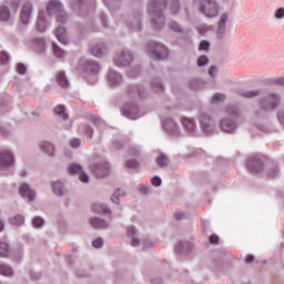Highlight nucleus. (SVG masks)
<instances>
[{
	"label": "nucleus",
	"mask_w": 284,
	"mask_h": 284,
	"mask_svg": "<svg viewBox=\"0 0 284 284\" xmlns=\"http://www.w3.org/2000/svg\"><path fill=\"white\" fill-rule=\"evenodd\" d=\"M201 11L209 19L219 17V6H216V2H214V0H204L201 6Z\"/></svg>",
	"instance_id": "nucleus-1"
},
{
	"label": "nucleus",
	"mask_w": 284,
	"mask_h": 284,
	"mask_svg": "<svg viewBox=\"0 0 284 284\" xmlns=\"http://www.w3.org/2000/svg\"><path fill=\"white\" fill-rule=\"evenodd\" d=\"M281 102V98L277 94L271 93L268 97L265 98L264 101L260 103V106L265 112H270V110H274L278 108V103Z\"/></svg>",
	"instance_id": "nucleus-2"
},
{
	"label": "nucleus",
	"mask_w": 284,
	"mask_h": 284,
	"mask_svg": "<svg viewBox=\"0 0 284 284\" xmlns=\"http://www.w3.org/2000/svg\"><path fill=\"white\" fill-rule=\"evenodd\" d=\"M148 50L150 54H153L154 59H158L159 61L160 59H165V57H168V49L161 43L152 42L149 44Z\"/></svg>",
	"instance_id": "nucleus-3"
},
{
	"label": "nucleus",
	"mask_w": 284,
	"mask_h": 284,
	"mask_svg": "<svg viewBox=\"0 0 284 284\" xmlns=\"http://www.w3.org/2000/svg\"><path fill=\"white\" fill-rule=\"evenodd\" d=\"M14 165V155L8 150L0 151V170L12 168Z\"/></svg>",
	"instance_id": "nucleus-4"
},
{
	"label": "nucleus",
	"mask_w": 284,
	"mask_h": 284,
	"mask_svg": "<svg viewBox=\"0 0 284 284\" xmlns=\"http://www.w3.org/2000/svg\"><path fill=\"white\" fill-rule=\"evenodd\" d=\"M19 194L22 199H27L30 203L37 200V191L30 187L28 184H22L19 187Z\"/></svg>",
	"instance_id": "nucleus-5"
},
{
	"label": "nucleus",
	"mask_w": 284,
	"mask_h": 284,
	"mask_svg": "<svg viewBox=\"0 0 284 284\" xmlns=\"http://www.w3.org/2000/svg\"><path fill=\"white\" fill-rule=\"evenodd\" d=\"M89 223L93 230H108V227H110V222L99 216L91 217Z\"/></svg>",
	"instance_id": "nucleus-6"
},
{
	"label": "nucleus",
	"mask_w": 284,
	"mask_h": 284,
	"mask_svg": "<svg viewBox=\"0 0 284 284\" xmlns=\"http://www.w3.org/2000/svg\"><path fill=\"white\" fill-rule=\"evenodd\" d=\"M247 169L252 174H258L263 170V162L258 158H250L247 160Z\"/></svg>",
	"instance_id": "nucleus-7"
},
{
	"label": "nucleus",
	"mask_w": 284,
	"mask_h": 284,
	"mask_svg": "<svg viewBox=\"0 0 284 284\" xmlns=\"http://www.w3.org/2000/svg\"><path fill=\"white\" fill-rule=\"evenodd\" d=\"M51 190L55 196H65V194H68V189H65V185L61 180L53 181L51 183Z\"/></svg>",
	"instance_id": "nucleus-8"
},
{
	"label": "nucleus",
	"mask_w": 284,
	"mask_h": 284,
	"mask_svg": "<svg viewBox=\"0 0 284 284\" xmlns=\"http://www.w3.org/2000/svg\"><path fill=\"white\" fill-rule=\"evenodd\" d=\"M156 8V4L151 3L149 7V12L153 14L154 18V28H161L163 26L164 19H163V13L160 10L153 9Z\"/></svg>",
	"instance_id": "nucleus-9"
},
{
	"label": "nucleus",
	"mask_w": 284,
	"mask_h": 284,
	"mask_svg": "<svg viewBox=\"0 0 284 284\" xmlns=\"http://www.w3.org/2000/svg\"><path fill=\"white\" fill-rule=\"evenodd\" d=\"M138 234H139V231H136V227L134 226L128 227L126 236L131 239L132 247H139V245H141V240L139 239Z\"/></svg>",
	"instance_id": "nucleus-10"
},
{
	"label": "nucleus",
	"mask_w": 284,
	"mask_h": 284,
	"mask_svg": "<svg viewBox=\"0 0 284 284\" xmlns=\"http://www.w3.org/2000/svg\"><path fill=\"white\" fill-rule=\"evenodd\" d=\"M91 207L95 214H112V209H110V206H108L105 203L95 202L91 205Z\"/></svg>",
	"instance_id": "nucleus-11"
},
{
	"label": "nucleus",
	"mask_w": 284,
	"mask_h": 284,
	"mask_svg": "<svg viewBox=\"0 0 284 284\" xmlns=\"http://www.w3.org/2000/svg\"><path fill=\"white\" fill-rule=\"evenodd\" d=\"M32 12V6L30 3L22 7L21 13H20V20L22 23H28L30 21V14Z\"/></svg>",
	"instance_id": "nucleus-12"
},
{
	"label": "nucleus",
	"mask_w": 284,
	"mask_h": 284,
	"mask_svg": "<svg viewBox=\"0 0 284 284\" xmlns=\"http://www.w3.org/2000/svg\"><path fill=\"white\" fill-rule=\"evenodd\" d=\"M63 10V6H61V2L57 0H51L47 4V11L49 14H52V12H61Z\"/></svg>",
	"instance_id": "nucleus-13"
},
{
	"label": "nucleus",
	"mask_w": 284,
	"mask_h": 284,
	"mask_svg": "<svg viewBox=\"0 0 284 284\" xmlns=\"http://www.w3.org/2000/svg\"><path fill=\"white\" fill-rule=\"evenodd\" d=\"M132 61V54L130 53H122L120 57L115 59V65H130Z\"/></svg>",
	"instance_id": "nucleus-14"
},
{
	"label": "nucleus",
	"mask_w": 284,
	"mask_h": 284,
	"mask_svg": "<svg viewBox=\"0 0 284 284\" xmlns=\"http://www.w3.org/2000/svg\"><path fill=\"white\" fill-rule=\"evenodd\" d=\"M108 52V49H105V45L103 44H95L91 48V54H93V57H97L98 59H101V57H103V54H105Z\"/></svg>",
	"instance_id": "nucleus-15"
},
{
	"label": "nucleus",
	"mask_w": 284,
	"mask_h": 284,
	"mask_svg": "<svg viewBox=\"0 0 284 284\" xmlns=\"http://www.w3.org/2000/svg\"><path fill=\"white\" fill-rule=\"evenodd\" d=\"M190 250H192L190 242H180L176 246V253L180 254V256H185Z\"/></svg>",
	"instance_id": "nucleus-16"
},
{
	"label": "nucleus",
	"mask_w": 284,
	"mask_h": 284,
	"mask_svg": "<svg viewBox=\"0 0 284 284\" xmlns=\"http://www.w3.org/2000/svg\"><path fill=\"white\" fill-rule=\"evenodd\" d=\"M70 174H78L80 179H88V175L83 172V169L79 164H71L69 166Z\"/></svg>",
	"instance_id": "nucleus-17"
},
{
	"label": "nucleus",
	"mask_w": 284,
	"mask_h": 284,
	"mask_svg": "<svg viewBox=\"0 0 284 284\" xmlns=\"http://www.w3.org/2000/svg\"><path fill=\"white\" fill-rule=\"evenodd\" d=\"M55 81L60 88H68V85H70V82H68V78H65V73H63V71H59L55 74Z\"/></svg>",
	"instance_id": "nucleus-18"
},
{
	"label": "nucleus",
	"mask_w": 284,
	"mask_h": 284,
	"mask_svg": "<svg viewBox=\"0 0 284 284\" xmlns=\"http://www.w3.org/2000/svg\"><path fill=\"white\" fill-rule=\"evenodd\" d=\"M221 129L223 130V132H234V130H236V124L230 120H222L221 122Z\"/></svg>",
	"instance_id": "nucleus-19"
},
{
	"label": "nucleus",
	"mask_w": 284,
	"mask_h": 284,
	"mask_svg": "<svg viewBox=\"0 0 284 284\" xmlns=\"http://www.w3.org/2000/svg\"><path fill=\"white\" fill-rule=\"evenodd\" d=\"M10 225H14L16 227H21L23 223H26V217L21 214L13 215L9 219Z\"/></svg>",
	"instance_id": "nucleus-20"
},
{
	"label": "nucleus",
	"mask_w": 284,
	"mask_h": 284,
	"mask_svg": "<svg viewBox=\"0 0 284 284\" xmlns=\"http://www.w3.org/2000/svg\"><path fill=\"white\" fill-rule=\"evenodd\" d=\"M45 13L40 12L37 20V30L38 32H45Z\"/></svg>",
	"instance_id": "nucleus-21"
},
{
	"label": "nucleus",
	"mask_w": 284,
	"mask_h": 284,
	"mask_svg": "<svg viewBox=\"0 0 284 284\" xmlns=\"http://www.w3.org/2000/svg\"><path fill=\"white\" fill-rule=\"evenodd\" d=\"M227 21H229L227 14H223L217 26L219 34H225V24L227 23Z\"/></svg>",
	"instance_id": "nucleus-22"
},
{
	"label": "nucleus",
	"mask_w": 284,
	"mask_h": 284,
	"mask_svg": "<svg viewBox=\"0 0 284 284\" xmlns=\"http://www.w3.org/2000/svg\"><path fill=\"white\" fill-rule=\"evenodd\" d=\"M0 274L2 276H14V271L12 270V267L6 265V264H0Z\"/></svg>",
	"instance_id": "nucleus-23"
},
{
	"label": "nucleus",
	"mask_w": 284,
	"mask_h": 284,
	"mask_svg": "<svg viewBox=\"0 0 284 284\" xmlns=\"http://www.w3.org/2000/svg\"><path fill=\"white\" fill-rule=\"evenodd\" d=\"M55 37L60 43H68V39L65 38V28H58L55 31Z\"/></svg>",
	"instance_id": "nucleus-24"
},
{
	"label": "nucleus",
	"mask_w": 284,
	"mask_h": 284,
	"mask_svg": "<svg viewBox=\"0 0 284 284\" xmlns=\"http://www.w3.org/2000/svg\"><path fill=\"white\" fill-rule=\"evenodd\" d=\"M201 124H202V130L206 134H210L214 128L207 122V118L205 115L201 116Z\"/></svg>",
	"instance_id": "nucleus-25"
},
{
	"label": "nucleus",
	"mask_w": 284,
	"mask_h": 284,
	"mask_svg": "<svg viewBox=\"0 0 284 284\" xmlns=\"http://www.w3.org/2000/svg\"><path fill=\"white\" fill-rule=\"evenodd\" d=\"M109 83H111V85H116V83H121V75H119V73L111 71L109 73Z\"/></svg>",
	"instance_id": "nucleus-26"
},
{
	"label": "nucleus",
	"mask_w": 284,
	"mask_h": 284,
	"mask_svg": "<svg viewBox=\"0 0 284 284\" xmlns=\"http://www.w3.org/2000/svg\"><path fill=\"white\" fill-rule=\"evenodd\" d=\"M121 196H125V191H121V189H118L111 195V201L115 203V205H119V199H121Z\"/></svg>",
	"instance_id": "nucleus-27"
},
{
	"label": "nucleus",
	"mask_w": 284,
	"mask_h": 284,
	"mask_svg": "<svg viewBox=\"0 0 284 284\" xmlns=\"http://www.w3.org/2000/svg\"><path fill=\"white\" fill-rule=\"evenodd\" d=\"M10 20V10L8 7H0V21H9Z\"/></svg>",
	"instance_id": "nucleus-28"
},
{
	"label": "nucleus",
	"mask_w": 284,
	"mask_h": 284,
	"mask_svg": "<svg viewBox=\"0 0 284 284\" xmlns=\"http://www.w3.org/2000/svg\"><path fill=\"white\" fill-rule=\"evenodd\" d=\"M54 114H58V116H61L64 121L68 119V114L65 113V106L59 104L54 108Z\"/></svg>",
	"instance_id": "nucleus-29"
},
{
	"label": "nucleus",
	"mask_w": 284,
	"mask_h": 284,
	"mask_svg": "<svg viewBox=\"0 0 284 284\" xmlns=\"http://www.w3.org/2000/svg\"><path fill=\"white\" fill-rule=\"evenodd\" d=\"M156 164L159 168H165L168 165V156L163 153H159L156 158Z\"/></svg>",
	"instance_id": "nucleus-30"
},
{
	"label": "nucleus",
	"mask_w": 284,
	"mask_h": 284,
	"mask_svg": "<svg viewBox=\"0 0 284 284\" xmlns=\"http://www.w3.org/2000/svg\"><path fill=\"white\" fill-rule=\"evenodd\" d=\"M32 225H33V227L39 230L45 225V220H43V217H41V216H36L32 220Z\"/></svg>",
	"instance_id": "nucleus-31"
},
{
	"label": "nucleus",
	"mask_w": 284,
	"mask_h": 284,
	"mask_svg": "<svg viewBox=\"0 0 284 284\" xmlns=\"http://www.w3.org/2000/svg\"><path fill=\"white\" fill-rule=\"evenodd\" d=\"M10 254V246L6 242H0V257H6Z\"/></svg>",
	"instance_id": "nucleus-32"
},
{
	"label": "nucleus",
	"mask_w": 284,
	"mask_h": 284,
	"mask_svg": "<svg viewBox=\"0 0 284 284\" xmlns=\"http://www.w3.org/2000/svg\"><path fill=\"white\" fill-rule=\"evenodd\" d=\"M85 70L87 72H92L93 74H97L99 72V64L95 62H87Z\"/></svg>",
	"instance_id": "nucleus-33"
},
{
	"label": "nucleus",
	"mask_w": 284,
	"mask_h": 284,
	"mask_svg": "<svg viewBox=\"0 0 284 284\" xmlns=\"http://www.w3.org/2000/svg\"><path fill=\"white\" fill-rule=\"evenodd\" d=\"M225 101V94L215 93L211 100L213 105H219V103H223Z\"/></svg>",
	"instance_id": "nucleus-34"
},
{
	"label": "nucleus",
	"mask_w": 284,
	"mask_h": 284,
	"mask_svg": "<svg viewBox=\"0 0 284 284\" xmlns=\"http://www.w3.org/2000/svg\"><path fill=\"white\" fill-rule=\"evenodd\" d=\"M163 126L165 128L166 132H176V123H174L172 120L164 122Z\"/></svg>",
	"instance_id": "nucleus-35"
},
{
	"label": "nucleus",
	"mask_w": 284,
	"mask_h": 284,
	"mask_svg": "<svg viewBox=\"0 0 284 284\" xmlns=\"http://www.w3.org/2000/svg\"><path fill=\"white\" fill-rule=\"evenodd\" d=\"M182 124L185 129H187L190 132H192L195 128L194 121L187 118L182 119Z\"/></svg>",
	"instance_id": "nucleus-36"
},
{
	"label": "nucleus",
	"mask_w": 284,
	"mask_h": 284,
	"mask_svg": "<svg viewBox=\"0 0 284 284\" xmlns=\"http://www.w3.org/2000/svg\"><path fill=\"white\" fill-rule=\"evenodd\" d=\"M140 163L139 161L131 159L126 161V168H129L130 170H139L140 168Z\"/></svg>",
	"instance_id": "nucleus-37"
},
{
	"label": "nucleus",
	"mask_w": 284,
	"mask_h": 284,
	"mask_svg": "<svg viewBox=\"0 0 284 284\" xmlns=\"http://www.w3.org/2000/svg\"><path fill=\"white\" fill-rule=\"evenodd\" d=\"M41 148L50 155L54 154V146L50 142H45Z\"/></svg>",
	"instance_id": "nucleus-38"
},
{
	"label": "nucleus",
	"mask_w": 284,
	"mask_h": 284,
	"mask_svg": "<svg viewBox=\"0 0 284 284\" xmlns=\"http://www.w3.org/2000/svg\"><path fill=\"white\" fill-rule=\"evenodd\" d=\"M53 54H54V57H58V59H61V58H63L65 52L63 50H61V48H59L57 44H53Z\"/></svg>",
	"instance_id": "nucleus-39"
},
{
	"label": "nucleus",
	"mask_w": 284,
	"mask_h": 284,
	"mask_svg": "<svg viewBox=\"0 0 284 284\" xmlns=\"http://www.w3.org/2000/svg\"><path fill=\"white\" fill-rule=\"evenodd\" d=\"M258 91H245L242 93V97H245V99H254V97H258Z\"/></svg>",
	"instance_id": "nucleus-40"
},
{
	"label": "nucleus",
	"mask_w": 284,
	"mask_h": 284,
	"mask_svg": "<svg viewBox=\"0 0 284 284\" xmlns=\"http://www.w3.org/2000/svg\"><path fill=\"white\" fill-rule=\"evenodd\" d=\"M92 246L95 247L97 250L103 247V239L98 237L92 242Z\"/></svg>",
	"instance_id": "nucleus-41"
},
{
	"label": "nucleus",
	"mask_w": 284,
	"mask_h": 284,
	"mask_svg": "<svg viewBox=\"0 0 284 284\" xmlns=\"http://www.w3.org/2000/svg\"><path fill=\"white\" fill-rule=\"evenodd\" d=\"M209 63V60H207V57L205 55H201L199 59H197V65L201 68L203 65H207Z\"/></svg>",
	"instance_id": "nucleus-42"
},
{
	"label": "nucleus",
	"mask_w": 284,
	"mask_h": 284,
	"mask_svg": "<svg viewBox=\"0 0 284 284\" xmlns=\"http://www.w3.org/2000/svg\"><path fill=\"white\" fill-rule=\"evenodd\" d=\"M30 277L33 280V281H39V278H41V272H37L34 270H31L30 271Z\"/></svg>",
	"instance_id": "nucleus-43"
},
{
	"label": "nucleus",
	"mask_w": 284,
	"mask_h": 284,
	"mask_svg": "<svg viewBox=\"0 0 284 284\" xmlns=\"http://www.w3.org/2000/svg\"><path fill=\"white\" fill-rule=\"evenodd\" d=\"M8 61H10V57H8V53L6 52H0V63L4 64L8 63Z\"/></svg>",
	"instance_id": "nucleus-44"
},
{
	"label": "nucleus",
	"mask_w": 284,
	"mask_h": 284,
	"mask_svg": "<svg viewBox=\"0 0 284 284\" xmlns=\"http://www.w3.org/2000/svg\"><path fill=\"white\" fill-rule=\"evenodd\" d=\"M139 192H140V194H143L145 196V195L150 194V187L146 185H141L139 187Z\"/></svg>",
	"instance_id": "nucleus-45"
},
{
	"label": "nucleus",
	"mask_w": 284,
	"mask_h": 284,
	"mask_svg": "<svg viewBox=\"0 0 284 284\" xmlns=\"http://www.w3.org/2000/svg\"><path fill=\"white\" fill-rule=\"evenodd\" d=\"M199 50H210V42L207 41H202L200 43Z\"/></svg>",
	"instance_id": "nucleus-46"
},
{
	"label": "nucleus",
	"mask_w": 284,
	"mask_h": 284,
	"mask_svg": "<svg viewBox=\"0 0 284 284\" xmlns=\"http://www.w3.org/2000/svg\"><path fill=\"white\" fill-rule=\"evenodd\" d=\"M170 28H171V30H173V32H181V27L176 22H172L170 24Z\"/></svg>",
	"instance_id": "nucleus-47"
},
{
	"label": "nucleus",
	"mask_w": 284,
	"mask_h": 284,
	"mask_svg": "<svg viewBox=\"0 0 284 284\" xmlns=\"http://www.w3.org/2000/svg\"><path fill=\"white\" fill-rule=\"evenodd\" d=\"M151 183L154 187H161L162 180L161 179H152Z\"/></svg>",
	"instance_id": "nucleus-48"
},
{
	"label": "nucleus",
	"mask_w": 284,
	"mask_h": 284,
	"mask_svg": "<svg viewBox=\"0 0 284 284\" xmlns=\"http://www.w3.org/2000/svg\"><path fill=\"white\" fill-rule=\"evenodd\" d=\"M71 148H79L81 145V141L79 139H73L70 142Z\"/></svg>",
	"instance_id": "nucleus-49"
},
{
	"label": "nucleus",
	"mask_w": 284,
	"mask_h": 284,
	"mask_svg": "<svg viewBox=\"0 0 284 284\" xmlns=\"http://www.w3.org/2000/svg\"><path fill=\"white\" fill-rule=\"evenodd\" d=\"M276 19H283L284 17V9L280 8L277 9L276 13H275Z\"/></svg>",
	"instance_id": "nucleus-50"
},
{
	"label": "nucleus",
	"mask_w": 284,
	"mask_h": 284,
	"mask_svg": "<svg viewBox=\"0 0 284 284\" xmlns=\"http://www.w3.org/2000/svg\"><path fill=\"white\" fill-rule=\"evenodd\" d=\"M17 70H18V72H19V74H26V65L19 63V64L17 65Z\"/></svg>",
	"instance_id": "nucleus-51"
},
{
	"label": "nucleus",
	"mask_w": 284,
	"mask_h": 284,
	"mask_svg": "<svg viewBox=\"0 0 284 284\" xmlns=\"http://www.w3.org/2000/svg\"><path fill=\"white\" fill-rule=\"evenodd\" d=\"M178 12H179V2L175 1V2H173V4H172V13H173V14H176Z\"/></svg>",
	"instance_id": "nucleus-52"
},
{
	"label": "nucleus",
	"mask_w": 284,
	"mask_h": 284,
	"mask_svg": "<svg viewBox=\"0 0 284 284\" xmlns=\"http://www.w3.org/2000/svg\"><path fill=\"white\" fill-rule=\"evenodd\" d=\"M226 113H229V114H236V108H234V106H227L226 108Z\"/></svg>",
	"instance_id": "nucleus-53"
},
{
	"label": "nucleus",
	"mask_w": 284,
	"mask_h": 284,
	"mask_svg": "<svg viewBox=\"0 0 284 284\" xmlns=\"http://www.w3.org/2000/svg\"><path fill=\"white\" fill-rule=\"evenodd\" d=\"M210 77H216V67H211L209 69Z\"/></svg>",
	"instance_id": "nucleus-54"
},
{
	"label": "nucleus",
	"mask_w": 284,
	"mask_h": 284,
	"mask_svg": "<svg viewBox=\"0 0 284 284\" xmlns=\"http://www.w3.org/2000/svg\"><path fill=\"white\" fill-rule=\"evenodd\" d=\"M57 21H58V23H64V21H65V16H63V14H58L57 16Z\"/></svg>",
	"instance_id": "nucleus-55"
},
{
	"label": "nucleus",
	"mask_w": 284,
	"mask_h": 284,
	"mask_svg": "<svg viewBox=\"0 0 284 284\" xmlns=\"http://www.w3.org/2000/svg\"><path fill=\"white\" fill-rule=\"evenodd\" d=\"M210 243H213V244H214V243H219V235H214V234L211 235V236H210Z\"/></svg>",
	"instance_id": "nucleus-56"
},
{
	"label": "nucleus",
	"mask_w": 284,
	"mask_h": 284,
	"mask_svg": "<svg viewBox=\"0 0 284 284\" xmlns=\"http://www.w3.org/2000/svg\"><path fill=\"white\" fill-rule=\"evenodd\" d=\"M65 261L69 265H73L74 264V258L72 257V255H67Z\"/></svg>",
	"instance_id": "nucleus-57"
},
{
	"label": "nucleus",
	"mask_w": 284,
	"mask_h": 284,
	"mask_svg": "<svg viewBox=\"0 0 284 284\" xmlns=\"http://www.w3.org/2000/svg\"><path fill=\"white\" fill-rule=\"evenodd\" d=\"M197 30H199L200 34H205V32H207V27L202 26V27H199Z\"/></svg>",
	"instance_id": "nucleus-58"
},
{
	"label": "nucleus",
	"mask_w": 284,
	"mask_h": 284,
	"mask_svg": "<svg viewBox=\"0 0 284 284\" xmlns=\"http://www.w3.org/2000/svg\"><path fill=\"white\" fill-rule=\"evenodd\" d=\"M277 119H278L280 123H284V113H283V112H280V113L277 114Z\"/></svg>",
	"instance_id": "nucleus-59"
},
{
	"label": "nucleus",
	"mask_w": 284,
	"mask_h": 284,
	"mask_svg": "<svg viewBox=\"0 0 284 284\" xmlns=\"http://www.w3.org/2000/svg\"><path fill=\"white\" fill-rule=\"evenodd\" d=\"M84 132H85L87 135L92 136V128L85 126Z\"/></svg>",
	"instance_id": "nucleus-60"
},
{
	"label": "nucleus",
	"mask_w": 284,
	"mask_h": 284,
	"mask_svg": "<svg viewBox=\"0 0 284 284\" xmlns=\"http://www.w3.org/2000/svg\"><path fill=\"white\" fill-rule=\"evenodd\" d=\"M152 87L155 89L158 88V90H163V85L159 82L153 83Z\"/></svg>",
	"instance_id": "nucleus-61"
},
{
	"label": "nucleus",
	"mask_w": 284,
	"mask_h": 284,
	"mask_svg": "<svg viewBox=\"0 0 284 284\" xmlns=\"http://www.w3.org/2000/svg\"><path fill=\"white\" fill-rule=\"evenodd\" d=\"M185 216V213H176L175 214V219H178V221H181V219H183Z\"/></svg>",
	"instance_id": "nucleus-62"
},
{
	"label": "nucleus",
	"mask_w": 284,
	"mask_h": 284,
	"mask_svg": "<svg viewBox=\"0 0 284 284\" xmlns=\"http://www.w3.org/2000/svg\"><path fill=\"white\" fill-rule=\"evenodd\" d=\"M275 83H277V85H284V78L275 80Z\"/></svg>",
	"instance_id": "nucleus-63"
},
{
	"label": "nucleus",
	"mask_w": 284,
	"mask_h": 284,
	"mask_svg": "<svg viewBox=\"0 0 284 284\" xmlns=\"http://www.w3.org/2000/svg\"><path fill=\"white\" fill-rule=\"evenodd\" d=\"M252 261H254V255H247L245 262L252 263Z\"/></svg>",
	"instance_id": "nucleus-64"
}]
</instances>
